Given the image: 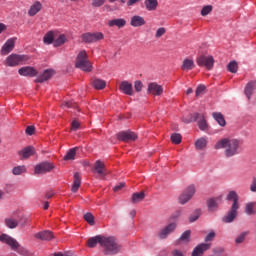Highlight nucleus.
Listing matches in <instances>:
<instances>
[{
	"instance_id": "obj_43",
	"label": "nucleus",
	"mask_w": 256,
	"mask_h": 256,
	"mask_svg": "<svg viewBox=\"0 0 256 256\" xmlns=\"http://www.w3.org/2000/svg\"><path fill=\"white\" fill-rule=\"evenodd\" d=\"M84 220L86 221V223H88L91 226L95 225L94 216L92 213H86L84 215Z\"/></svg>"
},
{
	"instance_id": "obj_24",
	"label": "nucleus",
	"mask_w": 256,
	"mask_h": 256,
	"mask_svg": "<svg viewBox=\"0 0 256 256\" xmlns=\"http://www.w3.org/2000/svg\"><path fill=\"white\" fill-rule=\"evenodd\" d=\"M202 118L204 119L203 114L196 112L194 114H189L188 117L182 118V121L185 124H190L196 122L198 119L201 120Z\"/></svg>"
},
{
	"instance_id": "obj_42",
	"label": "nucleus",
	"mask_w": 256,
	"mask_h": 256,
	"mask_svg": "<svg viewBox=\"0 0 256 256\" xmlns=\"http://www.w3.org/2000/svg\"><path fill=\"white\" fill-rule=\"evenodd\" d=\"M201 216V210L200 209H196L194 211V213H192L191 217H189V222L190 223H194L195 221H197Z\"/></svg>"
},
{
	"instance_id": "obj_5",
	"label": "nucleus",
	"mask_w": 256,
	"mask_h": 256,
	"mask_svg": "<svg viewBox=\"0 0 256 256\" xmlns=\"http://www.w3.org/2000/svg\"><path fill=\"white\" fill-rule=\"evenodd\" d=\"M75 67L84 71V72H91L93 69V65L88 61L87 52L80 51L78 57L76 58Z\"/></svg>"
},
{
	"instance_id": "obj_44",
	"label": "nucleus",
	"mask_w": 256,
	"mask_h": 256,
	"mask_svg": "<svg viewBox=\"0 0 256 256\" xmlns=\"http://www.w3.org/2000/svg\"><path fill=\"white\" fill-rule=\"evenodd\" d=\"M171 142L179 145L182 142V136L179 133H173V135H171Z\"/></svg>"
},
{
	"instance_id": "obj_17",
	"label": "nucleus",
	"mask_w": 256,
	"mask_h": 256,
	"mask_svg": "<svg viewBox=\"0 0 256 256\" xmlns=\"http://www.w3.org/2000/svg\"><path fill=\"white\" fill-rule=\"evenodd\" d=\"M18 74L22 77H36L38 75V70L33 67L26 66L18 69Z\"/></svg>"
},
{
	"instance_id": "obj_47",
	"label": "nucleus",
	"mask_w": 256,
	"mask_h": 256,
	"mask_svg": "<svg viewBox=\"0 0 256 256\" xmlns=\"http://www.w3.org/2000/svg\"><path fill=\"white\" fill-rule=\"evenodd\" d=\"M198 128H200L201 131L207 130V122L205 118L198 120Z\"/></svg>"
},
{
	"instance_id": "obj_1",
	"label": "nucleus",
	"mask_w": 256,
	"mask_h": 256,
	"mask_svg": "<svg viewBox=\"0 0 256 256\" xmlns=\"http://www.w3.org/2000/svg\"><path fill=\"white\" fill-rule=\"evenodd\" d=\"M241 145H243V142L240 139L222 138L214 144V149H224L223 154L229 159L241 153Z\"/></svg>"
},
{
	"instance_id": "obj_11",
	"label": "nucleus",
	"mask_w": 256,
	"mask_h": 256,
	"mask_svg": "<svg viewBox=\"0 0 256 256\" xmlns=\"http://www.w3.org/2000/svg\"><path fill=\"white\" fill-rule=\"evenodd\" d=\"M176 228H177L176 223H170L167 226H165L164 228H162L161 230H159V232L157 234L159 240L167 239V237H169V235L171 233L175 232Z\"/></svg>"
},
{
	"instance_id": "obj_25",
	"label": "nucleus",
	"mask_w": 256,
	"mask_h": 256,
	"mask_svg": "<svg viewBox=\"0 0 256 256\" xmlns=\"http://www.w3.org/2000/svg\"><path fill=\"white\" fill-rule=\"evenodd\" d=\"M42 4L39 1H36L30 6V9L28 10V16L33 17L37 15L39 12H41Z\"/></svg>"
},
{
	"instance_id": "obj_38",
	"label": "nucleus",
	"mask_w": 256,
	"mask_h": 256,
	"mask_svg": "<svg viewBox=\"0 0 256 256\" xmlns=\"http://www.w3.org/2000/svg\"><path fill=\"white\" fill-rule=\"evenodd\" d=\"M67 42V38L64 34H60L57 39H55L52 43L54 44V47H61Z\"/></svg>"
},
{
	"instance_id": "obj_36",
	"label": "nucleus",
	"mask_w": 256,
	"mask_h": 256,
	"mask_svg": "<svg viewBox=\"0 0 256 256\" xmlns=\"http://www.w3.org/2000/svg\"><path fill=\"white\" fill-rule=\"evenodd\" d=\"M92 87H94L95 90H103L106 87V82L104 80L94 79L92 80Z\"/></svg>"
},
{
	"instance_id": "obj_8",
	"label": "nucleus",
	"mask_w": 256,
	"mask_h": 256,
	"mask_svg": "<svg viewBox=\"0 0 256 256\" xmlns=\"http://www.w3.org/2000/svg\"><path fill=\"white\" fill-rule=\"evenodd\" d=\"M215 64V59L212 56L201 55L196 57V65L205 67L207 70H212Z\"/></svg>"
},
{
	"instance_id": "obj_41",
	"label": "nucleus",
	"mask_w": 256,
	"mask_h": 256,
	"mask_svg": "<svg viewBox=\"0 0 256 256\" xmlns=\"http://www.w3.org/2000/svg\"><path fill=\"white\" fill-rule=\"evenodd\" d=\"M76 150L77 148H72L69 150V152H67L66 156H64V160L69 161V160H74L75 159V155H76Z\"/></svg>"
},
{
	"instance_id": "obj_13",
	"label": "nucleus",
	"mask_w": 256,
	"mask_h": 256,
	"mask_svg": "<svg viewBox=\"0 0 256 256\" xmlns=\"http://www.w3.org/2000/svg\"><path fill=\"white\" fill-rule=\"evenodd\" d=\"M222 203V196H217L214 198H210L207 200V208L208 212L214 213L215 211H218L219 205Z\"/></svg>"
},
{
	"instance_id": "obj_46",
	"label": "nucleus",
	"mask_w": 256,
	"mask_h": 256,
	"mask_svg": "<svg viewBox=\"0 0 256 256\" xmlns=\"http://www.w3.org/2000/svg\"><path fill=\"white\" fill-rule=\"evenodd\" d=\"M247 235H249V232L241 233L240 236H237V238H235V244L243 243Z\"/></svg>"
},
{
	"instance_id": "obj_21",
	"label": "nucleus",
	"mask_w": 256,
	"mask_h": 256,
	"mask_svg": "<svg viewBox=\"0 0 256 256\" xmlns=\"http://www.w3.org/2000/svg\"><path fill=\"white\" fill-rule=\"evenodd\" d=\"M34 237L37 240H41V241H50V240H53L54 238L53 232L48 230L34 234Z\"/></svg>"
},
{
	"instance_id": "obj_16",
	"label": "nucleus",
	"mask_w": 256,
	"mask_h": 256,
	"mask_svg": "<svg viewBox=\"0 0 256 256\" xmlns=\"http://www.w3.org/2000/svg\"><path fill=\"white\" fill-rule=\"evenodd\" d=\"M163 92H164L163 86H160L155 82L150 83L147 86V94H150L152 96H161Z\"/></svg>"
},
{
	"instance_id": "obj_58",
	"label": "nucleus",
	"mask_w": 256,
	"mask_h": 256,
	"mask_svg": "<svg viewBox=\"0 0 256 256\" xmlns=\"http://www.w3.org/2000/svg\"><path fill=\"white\" fill-rule=\"evenodd\" d=\"M246 214L253 215V204L252 203H248L246 205Z\"/></svg>"
},
{
	"instance_id": "obj_62",
	"label": "nucleus",
	"mask_w": 256,
	"mask_h": 256,
	"mask_svg": "<svg viewBox=\"0 0 256 256\" xmlns=\"http://www.w3.org/2000/svg\"><path fill=\"white\" fill-rule=\"evenodd\" d=\"M170 254H171V256H185V255L182 253V251L177 250V249L171 251Z\"/></svg>"
},
{
	"instance_id": "obj_56",
	"label": "nucleus",
	"mask_w": 256,
	"mask_h": 256,
	"mask_svg": "<svg viewBox=\"0 0 256 256\" xmlns=\"http://www.w3.org/2000/svg\"><path fill=\"white\" fill-rule=\"evenodd\" d=\"M164 34H165V28L161 27V28H158V30H156L155 37L160 38V37H163Z\"/></svg>"
},
{
	"instance_id": "obj_48",
	"label": "nucleus",
	"mask_w": 256,
	"mask_h": 256,
	"mask_svg": "<svg viewBox=\"0 0 256 256\" xmlns=\"http://www.w3.org/2000/svg\"><path fill=\"white\" fill-rule=\"evenodd\" d=\"M106 0H92L91 6L94 8L102 7L105 5Z\"/></svg>"
},
{
	"instance_id": "obj_9",
	"label": "nucleus",
	"mask_w": 256,
	"mask_h": 256,
	"mask_svg": "<svg viewBox=\"0 0 256 256\" xmlns=\"http://www.w3.org/2000/svg\"><path fill=\"white\" fill-rule=\"evenodd\" d=\"M195 194V186L191 185L186 188L185 191L182 192L179 196V204L180 205H185L189 201H191L192 197H194Z\"/></svg>"
},
{
	"instance_id": "obj_22",
	"label": "nucleus",
	"mask_w": 256,
	"mask_h": 256,
	"mask_svg": "<svg viewBox=\"0 0 256 256\" xmlns=\"http://www.w3.org/2000/svg\"><path fill=\"white\" fill-rule=\"evenodd\" d=\"M53 77V70L46 69L43 71V74L38 76L34 82L36 83H44L45 81H49Z\"/></svg>"
},
{
	"instance_id": "obj_32",
	"label": "nucleus",
	"mask_w": 256,
	"mask_h": 256,
	"mask_svg": "<svg viewBox=\"0 0 256 256\" xmlns=\"http://www.w3.org/2000/svg\"><path fill=\"white\" fill-rule=\"evenodd\" d=\"M212 117L214 121H216L217 124L220 125V127H225L227 125V122L225 121V118L223 117L221 112H213Z\"/></svg>"
},
{
	"instance_id": "obj_33",
	"label": "nucleus",
	"mask_w": 256,
	"mask_h": 256,
	"mask_svg": "<svg viewBox=\"0 0 256 256\" xmlns=\"http://www.w3.org/2000/svg\"><path fill=\"white\" fill-rule=\"evenodd\" d=\"M195 68V63L192 59H185L182 62V70L184 71H191Z\"/></svg>"
},
{
	"instance_id": "obj_26",
	"label": "nucleus",
	"mask_w": 256,
	"mask_h": 256,
	"mask_svg": "<svg viewBox=\"0 0 256 256\" xmlns=\"http://www.w3.org/2000/svg\"><path fill=\"white\" fill-rule=\"evenodd\" d=\"M144 8L147 12H155L158 8V0H144Z\"/></svg>"
},
{
	"instance_id": "obj_30",
	"label": "nucleus",
	"mask_w": 256,
	"mask_h": 256,
	"mask_svg": "<svg viewBox=\"0 0 256 256\" xmlns=\"http://www.w3.org/2000/svg\"><path fill=\"white\" fill-rule=\"evenodd\" d=\"M125 24H127V22L122 18L109 20V22H107V25H109L110 28L115 26L118 28H123Z\"/></svg>"
},
{
	"instance_id": "obj_14",
	"label": "nucleus",
	"mask_w": 256,
	"mask_h": 256,
	"mask_svg": "<svg viewBox=\"0 0 256 256\" xmlns=\"http://www.w3.org/2000/svg\"><path fill=\"white\" fill-rule=\"evenodd\" d=\"M16 38H9L6 40L5 44H3L2 49L0 50V54L3 56H7L14 50Z\"/></svg>"
},
{
	"instance_id": "obj_55",
	"label": "nucleus",
	"mask_w": 256,
	"mask_h": 256,
	"mask_svg": "<svg viewBox=\"0 0 256 256\" xmlns=\"http://www.w3.org/2000/svg\"><path fill=\"white\" fill-rule=\"evenodd\" d=\"M143 88V84L140 81H136L134 82V89L136 90V92H141Z\"/></svg>"
},
{
	"instance_id": "obj_18",
	"label": "nucleus",
	"mask_w": 256,
	"mask_h": 256,
	"mask_svg": "<svg viewBox=\"0 0 256 256\" xmlns=\"http://www.w3.org/2000/svg\"><path fill=\"white\" fill-rule=\"evenodd\" d=\"M106 240L107 237L98 235L89 238L88 241H86V246H88V248H96L97 244L102 245Z\"/></svg>"
},
{
	"instance_id": "obj_63",
	"label": "nucleus",
	"mask_w": 256,
	"mask_h": 256,
	"mask_svg": "<svg viewBox=\"0 0 256 256\" xmlns=\"http://www.w3.org/2000/svg\"><path fill=\"white\" fill-rule=\"evenodd\" d=\"M141 0H128L127 2V6L131 7L133 5H135L136 3L140 2Z\"/></svg>"
},
{
	"instance_id": "obj_51",
	"label": "nucleus",
	"mask_w": 256,
	"mask_h": 256,
	"mask_svg": "<svg viewBox=\"0 0 256 256\" xmlns=\"http://www.w3.org/2000/svg\"><path fill=\"white\" fill-rule=\"evenodd\" d=\"M62 106H63V108H67V109H69V108H75V109L78 108L76 103L73 102V101L63 102Z\"/></svg>"
},
{
	"instance_id": "obj_60",
	"label": "nucleus",
	"mask_w": 256,
	"mask_h": 256,
	"mask_svg": "<svg viewBox=\"0 0 256 256\" xmlns=\"http://www.w3.org/2000/svg\"><path fill=\"white\" fill-rule=\"evenodd\" d=\"M26 134L29 136H32L33 134H35V127L34 126H28L26 128Z\"/></svg>"
},
{
	"instance_id": "obj_52",
	"label": "nucleus",
	"mask_w": 256,
	"mask_h": 256,
	"mask_svg": "<svg viewBox=\"0 0 256 256\" xmlns=\"http://www.w3.org/2000/svg\"><path fill=\"white\" fill-rule=\"evenodd\" d=\"M206 90V86L204 85H200L196 88V91H195V96L196 97H200L201 95H203V92Z\"/></svg>"
},
{
	"instance_id": "obj_12",
	"label": "nucleus",
	"mask_w": 256,
	"mask_h": 256,
	"mask_svg": "<svg viewBox=\"0 0 256 256\" xmlns=\"http://www.w3.org/2000/svg\"><path fill=\"white\" fill-rule=\"evenodd\" d=\"M116 137L118 140L128 143L130 141H136L137 134L133 131H121L116 135Z\"/></svg>"
},
{
	"instance_id": "obj_20",
	"label": "nucleus",
	"mask_w": 256,
	"mask_h": 256,
	"mask_svg": "<svg viewBox=\"0 0 256 256\" xmlns=\"http://www.w3.org/2000/svg\"><path fill=\"white\" fill-rule=\"evenodd\" d=\"M119 90L127 96H133V85L127 81L121 82Z\"/></svg>"
},
{
	"instance_id": "obj_40",
	"label": "nucleus",
	"mask_w": 256,
	"mask_h": 256,
	"mask_svg": "<svg viewBox=\"0 0 256 256\" xmlns=\"http://www.w3.org/2000/svg\"><path fill=\"white\" fill-rule=\"evenodd\" d=\"M26 172H27L26 166H16L12 169V174H14V176H20Z\"/></svg>"
},
{
	"instance_id": "obj_37",
	"label": "nucleus",
	"mask_w": 256,
	"mask_h": 256,
	"mask_svg": "<svg viewBox=\"0 0 256 256\" xmlns=\"http://www.w3.org/2000/svg\"><path fill=\"white\" fill-rule=\"evenodd\" d=\"M54 42V32L53 31H49L45 34V36H43V43H45V45H51Z\"/></svg>"
},
{
	"instance_id": "obj_27",
	"label": "nucleus",
	"mask_w": 256,
	"mask_h": 256,
	"mask_svg": "<svg viewBox=\"0 0 256 256\" xmlns=\"http://www.w3.org/2000/svg\"><path fill=\"white\" fill-rule=\"evenodd\" d=\"M255 90H256V81H250L249 83H247L246 88L244 90V94H246L247 99L250 100Z\"/></svg>"
},
{
	"instance_id": "obj_3",
	"label": "nucleus",
	"mask_w": 256,
	"mask_h": 256,
	"mask_svg": "<svg viewBox=\"0 0 256 256\" xmlns=\"http://www.w3.org/2000/svg\"><path fill=\"white\" fill-rule=\"evenodd\" d=\"M105 256H113L119 253L121 246L117 242V238L110 236L100 245Z\"/></svg>"
},
{
	"instance_id": "obj_64",
	"label": "nucleus",
	"mask_w": 256,
	"mask_h": 256,
	"mask_svg": "<svg viewBox=\"0 0 256 256\" xmlns=\"http://www.w3.org/2000/svg\"><path fill=\"white\" fill-rule=\"evenodd\" d=\"M6 30V25L4 23H0V34Z\"/></svg>"
},
{
	"instance_id": "obj_49",
	"label": "nucleus",
	"mask_w": 256,
	"mask_h": 256,
	"mask_svg": "<svg viewBox=\"0 0 256 256\" xmlns=\"http://www.w3.org/2000/svg\"><path fill=\"white\" fill-rule=\"evenodd\" d=\"M29 222H30L29 217H27V216H21L20 220L18 221V224H19L21 227H25Z\"/></svg>"
},
{
	"instance_id": "obj_23",
	"label": "nucleus",
	"mask_w": 256,
	"mask_h": 256,
	"mask_svg": "<svg viewBox=\"0 0 256 256\" xmlns=\"http://www.w3.org/2000/svg\"><path fill=\"white\" fill-rule=\"evenodd\" d=\"M146 21L145 18L142 16H133L131 17L130 25L133 26L134 28L142 27L145 26Z\"/></svg>"
},
{
	"instance_id": "obj_19",
	"label": "nucleus",
	"mask_w": 256,
	"mask_h": 256,
	"mask_svg": "<svg viewBox=\"0 0 256 256\" xmlns=\"http://www.w3.org/2000/svg\"><path fill=\"white\" fill-rule=\"evenodd\" d=\"M18 155L20 156L21 160L29 159V157H32L35 155V147L27 146L22 148V150L18 151Z\"/></svg>"
},
{
	"instance_id": "obj_6",
	"label": "nucleus",
	"mask_w": 256,
	"mask_h": 256,
	"mask_svg": "<svg viewBox=\"0 0 256 256\" xmlns=\"http://www.w3.org/2000/svg\"><path fill=\"white\" fill-rule=\"evenodd\" d=\"M105 39V35L102 32H86L82 34V41L86 44L97 43Z\"/></svg>"
},
{
	"instance_id": "obj_29",
	"label": "nucleus",
	"mask_w": 256,
	"mask_h": 256,
	"mask_svg": "<svg viewBox=\"0 0 256 256\" xmlns=\"http://www.w3.org/2000/svg\"><path fill=\"white\" fill-rule=\"evenodd\" d=\"M81 186V176L78 172L73 175V185H72V193H76Z\"/></svg>"
},
{
	"instance_id": "obj_7",
	"label": "nucleus",
	"mask_w": 256,
	"mask_h": 256,
	"mask_svg": "<svg viewBox=\"0 0 256 256\" xmlns=\"http://www.w3.org/2000/svg\"><path fill=\"white\" fill-rule=\"evenodd\" d=\"M26 61L27 57L24 55L11 54L6 58L5 65L8 67H17Z\"/></svg>"
},
{
	"instance_id": "obj_61",
	"label": "nucleus",
	"mask_w": 256,
	"mask_h": 256,
	"mask_svg": "<svg viewBox=\"0 0 256 256\" xmlns=\"http://www.w3.org/2000/svg\"><path fill=\"white\" fill-rule=\"evenodd\" d=\"M124 187H125V183L121 182L118 185H116L115 187H113V191H115V192L121 191L122 188H124Z\"/></svg>"
},
{
	"instance_id": "obj_31",
	"label": "nucleus",
	"mask_w": 256,
	"mask_h": 256,
	"mask_svg": "<svg viewBox=\"0 0 256 256\" xmlns=\"http://www.w3.org/2000/svg\"><path fill=\"white\" fill-rule=\"evenodd\" d=\"M191 239V230H186L185 232H183L182 236H180L179 239L176 240V244L180 245L183 243L188 244L190 242Z\"/></svg>"
},
{
	"instance_id": "obj_59",
	"label": "nucleus",
	"mask_w": 256,
	"mask_h": 256,
	"mask_svg": "<svg viewBox=\"0 0 256 256\" xmlns=\"http://www.w3.org/2000/svg\"><path fill=\"white\" fill-rule=\"evenodd\" d=\"M250 192L256 193V178L253 177L252 183L250 184Z\"/></svg>"
},
{
	"instance_id": "obj_34",
	"label": "nucleus",
	"mask_w": 256,
	"mask_h": 256,
	"mask_svg": "<svg viewBox=\"0 0 256 256\" xmlns=\"http://www.w3.org/2000/svg\"><path fill=\"white\" fill-rule=\"evenodd\" d=\"M207 147V139L205 137H201L200 139L195 141V149L201 151L206 149Z\"/></svg>"
},
{
	"instance_id": "obj_35",
	"label": "nucleus",
	"mask_w": 256,
	"mask_h": 256,
	"mask_svg": "<svg viewBox=\"0 0 256 256\" xmlns=\"http://www.w3.org/2000/svg\"><path fill=\"white\" fill-rule=\"evenodd\" d=\"M145 199V192H136L133 194L131 198V203L137 204L143 201Z\"/></svg>"
},
{
	"instance_id": "obj_45",
	"label": "nucleus",
	"mask_w": 256,
	"mask_h": 256,
	"mask_svg": "<svg viewBox=\"0 0 256 256\" xmlns=\"http://www.w3.org/2000/svg\"><path fill=\"white\" fill-rule=\"evenodd\" d=\"M228 71L231 73H237L238 65L236 61H231L228 63Z\"/></svg>"
},
{
	"instance_id": "obj_15",
	"label": "nucleus",
	"mask_w": 256,
	"mask_h": 256,
	"mask_svg": "<svg viewBox=\"0 0 256 256\" xmlns=\"http://www.w3.org/2000/svg\"><path fill=\"white\" fill-rule=\"evenodd\" d=\"M212 244L210 243H202L196 245L194 250H192L191 256H203L204 252L210 250Z\"/></svg>"
},
{
	"instance_id": "obj_10",
	"label": "nucleus",
	"mask_w": 256,
	"mask_h": 256,
	"mask_svg": "<svg viewBox=\"0 0 256 256\" xmlns=\"http://www.w3.org/2000/svg\"><path fill=\"white\" fill-rule=\"evenodd\" d=\"M54 168L55 166L53 163L45 161L34 167V174H47L53 171Z\"/></svg>"
},
{
	"instance_id": "obj_53",
	"label": "nucleus",
	"mask_w": 256,
	"mask_h": 256,
	"mask_svg": "<svg viewBox=\"0 0 256 256\" xmlns=\"http://www.w3.org/2000/svg\"><path fill=\"white\" fill-rule=\"evenodd\" d=\"M216 237V233L215 232H210L207 234V236H205L204 241L207 242H212L213 240H215Z\"/></svg>"
},
{
	"instance_id": "obj_28",
	"label": "nucleus",
	"mask_w": 256,
	"mask_h": 256,
	"mask_svg": "<svg viewBox=\"0 0 256 256\" xmlns=\"http://www.w3.org/2000/svg\"><path fill=\"white\" fill-rule=\"evenodd\" d=\"M94 171L100 176H105V163L100 160H97V162H95L94 165Z\"/></svg>"
},
{
	"instance_id": "obj_39",
	"label": "nucleus",
	"mask_w": 256,
	"mask_h": 256,
	"mask_svg": "<svg viewBox=\"0 0 256 256\" xmlns=\"http://www.w3.org/2000/svg\"><path fill=\"white\" fill-rule=\"evenodd\" d=\"M5 225L9 229H16L20 224H18V221L16 219L8 218V219H5Z\"/></svg>"
},
{
	"instance_id": "obj_2",
	"label": "nucleus",
	"mask_w": 256,
	"mask_h": 256,
	"mask_svg": "<svg viewBox=\"0 0 256 256\" xmlns=\"http://www.w3.org/2000/svg\"><path fill=\"white\" fill-rule=\"evenodd\" d=\"M226 201H232L231 209L228 211V214L222 217L223 223H233L235 218L238 215V209H240V204L238 203V194L234 190L229 191L226 195Z\"/></svg>"
},
{
	"instance_id": "obj_4",
	"label": "nucleus",
	"mask_w": 256,
	"mask_h": 256,
	"mask_svg": "<svg viewBox=\"0 0 256 256\" xmlns=\"http://www.w3.org/2000/svg\"><path fill=\"white\" fill-rule=\"evenodd\" d=\"M0 242L8 245L12 250L17 251L18 254H21L22 256L29 255V252L26 250V248L20 247V244H18L17 240L11 236H8L7 234L0 235Z\"/></svg>"
},
{
	"instance_id": "obj_57",
	"label": "nucleus",
	"mask_w": 256,
	"mask_h": 256,
	"mask_svg": "<svg viewBox=\"0 0 256 256\" xmlns=\"http://www.w3.org/2000/svg\"><path fill=\"white\" fill-rule=\"evenodd\" d=\"M80 127H81V124L78 122V120H73L72 131H78Z\"/></svg>"
},
{
	"instance_id": "obj_54",
	"label": "nucleus",
	"mask_w": 256,
	"mask_h": 256,
	"mask_svg": "<svg viewBox=\"0 0 256 256\" xmlns=\"http://www.w3.org/2000/svg\"><path fill=\"white\" fill-rule=\"evenodd\" d=\"M212 252L214 255L219 256V255H222L223 252H225V250L222 247H216V248H213Z\"/></svg>"
},
{
	"instance_id": "obj_50",
	"label": "nucleus",
	"mask_w": 256,
	"mask_h": 256,
	"mask_svg": "<svg viewBox=\"0 0 256 256\" xmlns=\"http://www.w3.org/2000/svg\"><path fill=\"white\" fill-rule=\"evenodd\" d=\"M212 10H213L212 6L210 5L204 6V8H202L201 10V16H208L210 12H212Z\"/></svg>"
}]
</instances>
